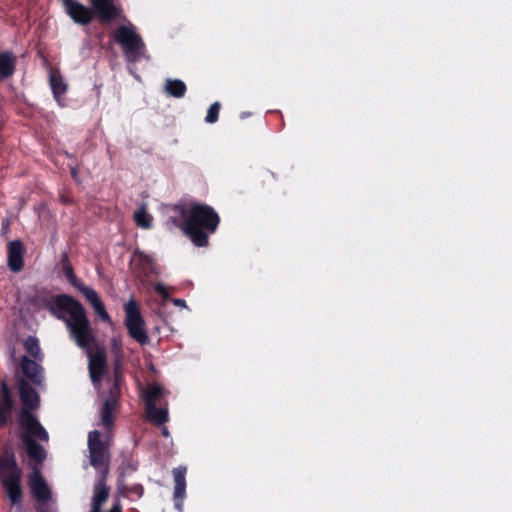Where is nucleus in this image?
<instances>
[{"mask_svg": "<svg viewBox=\"0 0 512 512\" xmlns=\"http://www.w3.org/2000/svg\"><path fill=\"white\" fill-rule=\"evenodd\" d=\"M47 308L54 316L65 322L70 337L86 351L89 357L90 377L93 384L97 386L106 369V357L102 351L95 353L91 351L95 336L84 307L70 296L59 295L47 303Z\"/></svg>", "mask_w": 512, "mask_h": 512, "instance_id": "obj_1", "label": "nucleus"}, {"mask_svg": "<svg viewBox=\"0 0 512 512\" xmlns=\"http://www.w3.org/2000/svg\"><path fill=\"white\" fill-rule=\"evenodd\" d=\"M19 392L22 402L20 414V426L23 429L22 439L29 457L40 463L45 459L46 453L40 445L33 441L32 437L48 441V433L31 413L32 410L39 407V396L24 380L20 381Z\"/></svg>", "mask_w": 512, "mask_h": 512, "instance_id": "obj_2", "label": "nucleus"}, {"mask_svg": "<svg viewBox=\"0 0 512 512\" xmlns=\"http://www.w3.org/2000/svg\"><path fill=\"white\" fill-rule=\"evenodd\" d=\"M176 211L184 222L180 224L173 219V224L181 227L196 246H207L209 235L216 231L219 224L218 214L211 207L201 204H194L188 208L178 207Z\"/></svg>", "mask_w": 512, "mask_h": 512, "instance_id": "obj_3", "label": "nucleus"}, {"mask_svg": "<svg viewBox=\"0 0 512 512\" xmlns=\"http://www.w3.org/2000/svg\"><path fill=\"white\" fill-rule=\"evenodd\" d=\"M20 477L21 472L17 467L14 455L6 451L0 457V479L13 504L21 501Z\"/></svg>", "mask_w": 512, "mask_h": 512, "instance_id": "obj_4", "label": "nucleus"}, {"mask_svg": "<svg viewBox=\"0 0 512 512\" xmlns=\"http://www.w3.org/2000/svg\"><path fill=\"white\" fill-rule=\"evenodd\" d=\"M114 39L123 48L127 60L135 62L144 55V43L133 24L120 26L114 33Z\"/></svg>", "mask_w": 512, "mask_h": 512, "instance_id": "obj_5", "label": "nucleus"}, {"mask_svg": "<svg viewBox=\"0 0 512 512\" xmlns=\"http://www.w3.org/2000/svg\"><path fill=\"white\" fill-rule=\"evenodd\" d=\"M63 270L69 282L84 295L101 320L108 323L110 326H113L112 319L107 313L98 293L94 289L85 286L80 280L76 278L70 264H65Z\"/></svg>", "mask_w": 512, "mask_h": 512, "instance_id": "obj_6", "label": "nucleus"}, {"mask_svg": "<svg viewBox=\"0 0 512 512\" xmlns=\"http://www.w3.org/2000/svg\"><path fill=\"white\" fill-rule=\"evenodd\" d=\"M125 325L128 329L129 335L140 344L149 342L144 321L140 315L137 303L130 299L125 305Z\"/></svg>", "mask_w": 512, "mask_h": 512, "instance_id": "obj_7", "label": "nucleus"}, {"mask_svg": "<svg viewBox=\"0 0 512 512\" xmlns=\"http://www.w3.org/2000/svg\"><path fill=\"white\" fill-rule=\"evenodd\" d=\"M88 448L90 453V463L99 468L105 464L107 445L100 440L99 432L94 430L88 435Z\"/></svg>", "mask_w": 512, "mask_h": 512, "instance_id": "obj_8", "label": "nucleus"}, {"mask_svg": "<svg viewBox=\"0 0 512 512\" xmlns=\"http://www.w3.org/2000/svg\"><path fill=\"white\" fill-rule=\"evenodd\" d=\"M67 14L79 24H88L94 17V11L76 0H62Z\"/></svg>", "mask_w": 512, "mask_h": 512, "instance_id": "obj_9", "label": "nucleus"}, {"mask_svg": "<svg viewBox=\"0 0 512 512\" xmlns=\"http://www.w3.org/2000/svg\"><path fill=\"white\" fill-rule=\"evenodd\" d=\"M94 11L104 22H110L115 18L121 17V8L115 0H89Z\"/></svg>", "mask_w": 512, "mask_h": 512, "instance_id": "obj_10", "label": "nucleus"}, {"mask_svg": "<svg viewBox=\"0 0 512 512\" xmlns=\"http://www.w3.org/2000/svg\"><path fill=\"white\" fill-rule=\"evenodd\" d=\"M186 467L180 466L173 469L175 481L174 501L175 507L179 512L183 511V501L186 496Z\"/></svg>", "mask_w": 512, "mask_h": 512, "instance_id": "obj_11", "label": "nucleus"}, {"mask_svg": "<svg viewBox=\"0 0 512 512\" xmlns=\"http://www.w3.org/2000/svg\"><path fill=\"white\" fill-rule=\"evenodd\" d=\"M24 247L21 241L14 240L8 243V266L13 272L22 270Z\"/></svg>", "mask_w": 512, "mask_h": 512, "instance_id": "obj_12", "label": "nucleus"}, {"mask_svg": "<svg viewBox=\"0 0 512 512\" xmlns=\"http://www.w3.org/2000/svg\"><path fill=\"white\" fill-rule=\"evenodd\" d=\"M30 486L33 496L41 502H46L50 498V489L38 470H34L30 476Z\"/></svg>", "mask_w": 512, "mask_h": 512, "instance_id": "obj_13", "label": "nucleus"}, {"mask_svg": "<svg viewBox=\"0 0 512 512\" xmlns=\"http://www.w3.org/2000/svg\"><path fill=\"white\" fill-rule=\"evenodd\" d=\"M49 83L55 100L63 105V96L67 92V83L62 74L57 69H51L49 73Z\"/></svg>", "mask_w": 512, "mask_h": 512, "instance_id": "obj_14", "label": "nucleus"}, {"mask_svg": "<svg viewBox=\"0 0 512 512\" xmlns=\"http://www.w3.org/2000/svg\"><path fill=\"white\" fill-rule=\"evenodd\" d=\"M1 396L0 402V425H4L8 422L9 416L13 408V402L10 396L8 385L5 381L1 382Z\"/></svg>", "mask_w": 512, "mask_h": 512, "instance_id": "obj_15", "label": "nucleus"}, {"mask_svg": "<svg viewBox=\"0 0 512 512\" xmlns=\"http://www.w3.org/2000/svg\"><path fill=\"white\" fill-rule=\"evenodd\" d=\"M117 406V398L114 394H111L106 398L101 408V425L107 429H110L114 421V411Z\"/></svg>", "mask_w": 512, "mask_h": 512, "instance_id": "obj_16", "label": "nucleus"}, {"mask_svg": "<svg viewBox=\"0 0 512 512\" xmlns=\"http://www.w3.org/2000/svg\"><path fill=\"white\" fill-rule=\"evenodd\" d=\"M21 369H22V372L27 377L32 379L35 383L41 382V379H42L41 370L42 369L36 361L30 360L26 356H23L21 359Z\"/></svg>", "mask_w": 512, "mask_h": 512, "instance_id": "obj_17", "label": "nucleus"}, {"mask_svg": "<svg viewBox=\"0 0 512 512\" xmlns=\"http://www.w3.org/2000/svg\"><path fill=\"white\" fill-rule=\"evenodd\" d=\"M109 489L104 483V478L94 488L91 512H100L102 504L108 499Z\"/></svg>", "mask_w": 512, "mask_h": 512, "instance_id": "obj_18", "label": "nucleus"}, {"mask_svg": "<svg viewBox=\"0 0 512 512\" xmlns=\"http://www.w3.org/2000/svg\"><path fill=\"white\" fill-rule=\"evenodd\" d=\"M15 56L10 52H0V77H10L15 70Z\"/></svg>", "mask_w": 512, "mask_h": 512, "instance_id": "obj_19", "label": "nucleus"}, {"mask_svg": "<svg viewBox=\"0 0 512 512\" xmlns=\"http://www.w3.org/2000/svg\"><path fill=\"white\" fill-rule=\"evenodd\" d=\"M146 414L150 421L157 425H161L168 420V411L164 408H157L155 403L146 405Z\"/></svg>", "mask_w": 512, "mask_h": 512, "instance_id": "obj_20", "label": "nucleus"}, {"mask_svg": "<svg viewBox=\"0 0 512 512\" xmlns=\"http://www.w3.org/2000/svg\"><path fill=\"white\" fill-rule=\"evenodd\" d=\"M165 92L176 98H181L186 92V85L179 79H167L164 85Z\"/></svg>", "mask_w": 512, "mask_h": 512, "instance_id": "obj_21", "label": "nucleus"}, {"mask_svg": "<svg viewBox=\"0 0 512 512\" xmlns=\"http://www.w3.org/2000/svg\"><path fill=\"white\" fill-rule=\"evenodd\" d=\"M134 219L137 225L141 228L148 229L151 227L152 217L146 212L144 206L135 212Z\"/></svg>", "mask_w": 512, "mask_h": 512, "instance_id": "obj_22", "label": "nucleus"}, {"mask_svg": "<svg viewBox=\"0 0 512 512\" xmlns=\"http://www.w3.org/2000/svg\"><path fill=\"white\" fill-rule=\"evenodd\" d=\"M24 345H25L26 350L30 353V355H32L36 359H39V360L41 359V351H40V347H39V342L36 338L28 337L25 340Z\"/></svg>", "mask_w": 512, "mask_h": 512, "instance_id": "obj_23", "label": "nucleus"}, {"mask_svg": "<svg viewBox=\"0 0 512 512\" xmlns=\"http://www.w3.org/2000/svg\"><path fill=\"white\" fill-rule=\"evenodd\" d=\"M163 395V389L159 385H151L145 391L146 405L154 403L155 400Z\"/></svg>", "mask_w": 512, "mask_h": 512, "instance_id": "obj_24", "label": "nucleus"}, {"mask_svg": "<svg viewBox=\"0 0 512 512\" xmlns=\"http://www.w3.org/2000/svg\"><path fill=\"white\" fill-rule=\"evenodd\" d=\"M219 110H220V104L218 102L213 103L208 109L205 121L207 123L216 122L218 119Z\"/></svg>", "mask_w": 512, "mask_h": 512, "instance_id": "obj_25", "label": "nucleus"}, {"mask_svg": "<svg viewBox=\"0 0 512 512\" xmlns=\"http://www.w3.org/2000/svg\"><path fill=\"white\" fill-rule=\"evenodd\" d=\"M111 344H112V348H113V352L115 353L116 357H117V362L119 361V359L121 358L122 356V345H121V341L117 338H113L111 340Z\"/></svg>", "mask_w": 512, "mask_h": 512, "instance_id": "obj_26", "label": "nucleus"}, {"mask_svg": "<svg viewBox=\"0 0 512 512\" xmlns=\"http://www.w3.org/2000/svg\"><path fill=\"white\" fill-rule=\"evenodd\" d=\"M155 291L161 295L163 298L168 299L169 298V292L167 287L163 283H157L154 286Z\"/></svg>", "mask_w": 512, "mask_h": 512, "instance_id": "obj_27", "label": "nucleus"}, {"mask_svg": "<svg viewBox=\"0 0 512 512\" xmlns=\"http://www.w3.org/2000/svg\"><path fill=\"white\" fill-rule=\"evenodd\" d=\"M172 302L174 303V305L178 306V307H182V308H185L186 307V302L183 300V299H173Z\"/></svg>", "mask_w": 512, "mask_h": 512, "instance_id": "obj_28", "label": "nucleus"}, {"mask_svg": "<svg viewBox=\"0 0 512 512\" xmlns=\"http://www.w3.org/2000/svg\"><path fill=\"white\" fill-rule=\"evenodd\" d=\"M110 512H121V507L119 504H114L113 507L111 508Z\"/></svg>", "mask_w": 512, "mask_h": 512, "instance_id": "obj_29", "label": "nucleus"}, {"mask_svg": "<svg viewBox=\"0 0 512 512\" xmlns=\"http://www.w3.org/2000/svg\"><path fill=\"white\" fill-rule=\"evenodd\" d=\"M162 434H163L165 437H168L169 432H168L167 428H163V429H162Z\"/></svg>", "mask_w": 512, "mask_h": 512, "instance_id": "obj_30", "label": "nucleus"}, {"mask_svg": "<svg viewBox=\"0 0 512 512\" xmlns=\"http://www.w3.org/2000/svg\"><path fill=\"white\" fill-rule=\"evenodd\" d=\"M71 173H72L73 177H74V178H76V176H77V170H76L75 168H72V169H71Z\"/></svg>", "mask_w": 512, "mask_h": 512, "instance_id": "obj_31", "label": "nucleus"}]
</instances>
